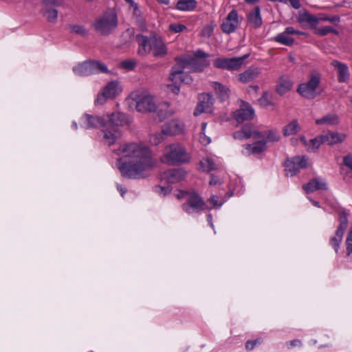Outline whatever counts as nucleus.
Returning a JSON list of instances; mask_svg holds the SVG:
<instances>
[{
	"mask_svg": "<svg viewBox=\"0 0 352 352\" xmlns=\"http://www.w3.org/2000/svg\"><path fill=\"white\" fill-rule=\"evenodd\" d=\"M120 156L116 166L122 175L129 179H140L144 172L153 168L156 164L151 148L142 142H129L121 144L115 151Z\"/></svg>",
	"mask_w": 352,
	"mask_h": 352,
	"instance_id": "obj_1",
	"label": "nucleus"
},
{
	"mask_svg": "<svg viewBox=\"0 0 352 352\" xmlns=\"http://www.w3.org/2000/svg\"><path fill=\"white\" fill-rule=\"evenodd\" d=\"M135 40L138 44V53L140 56H145L151 53L154 57L162 58L168 54L166 44L161 36L154 34L148 37L138 34Z\"/></svg>",
	"mask_w": 352,
	"mask_h": 352,
	"instance_id": "obj_2",
	"label": "nucleus"
},
{
	"mask_svg": "<svg viewBox=\"0 0 352 352\" xmlns=\"http://www.w3.org/2000/svg\"><path fill=\"white\" fill-rule=\"evenodd\" d=\"M108 122L104 124L102 130L103 133L102 141L104 144L111 146L122 136L120 126L126 124V115L120 112L113 113L107 116Z\"/></svg>",
	"mask_w": 352,
	"mask_h": 352,
	"instance_id": "obj_3",
	"label": "nucleus"
},
{
	"mask_svg": "<svg viewBox=\"0 0 352 352\" xmlns=\"http://www.w3.org/2000/svg\"><path fill=\"white\" fill-rule=\"evenodd\" d=\"M191 160L190 154L184 145L174 142L167 145L160 157L161 162L170 166L182 165L189 163Z\"/></svg>",
	"mask_w": 352,
	"mask_h": 352,
	"instance_id": "obj_4",
	"label": "nucleus"
},
{
	"mask_svg": "<svg viewBox=\"0 0 352 352\" xmlns=\"http://www.w3.org/2000/svg\"><path fill=\"white\" fill-rule=\"evenodd\" d=\"M130 98L134 102L135 109L139 112H153L157 109L155 100L148 91H133L131 94Z\"/></svg>",
	"mask_w": 352,
	"mask_h": 352,
	"instance_id": "obj_5",
	"label": "nucleus"
},
{
	"mask_svg": "<svg viewBox=\"0 0 352 352\" xmlns=\"http://www.w3.org/2000/svg\"><path fill=\"white\" fill-rule=\"evenodd\" d=\"M95 29L102 34H109L118 26V17L116 12L109 10L99 16L95 21Z\"/></svg>",
	"mask_w": 352,
	"mask_h": 352,
	"instance_id": "obj_6",
	"label": "nucleus"
},
{
	"mask_svg": "<svg viewBox=\"0 0 352 352\" xmlns=\"http://www.w3.org/2000/svg\"><path fill=\"white\" fill-rule=\"evenodd\" d=\"M74 73L79 76H86L98 73H108L107 67L99 61H85L73 67Z\"/></svg>",
	"mask_w": 352,
	"mask_h": 352,
	"instance_id": "obj_7",
	"label": "nucleus"
},
{
	"mask_svg": "<svg viewBox=\"0 0 352 352\" xmlns=\"http://www.w3.org/2000/svg\"><path fill=\"white\" fill-rule=\"evenodd\" d=\"M182 208L188 214L199 213L210 209L202 197L195 192H191L188 195Z\"/></svg>",
	"mask_w": 352,
	"mask_h": 352,
	"instance_id": "obj_8",
	"label": "nucleus"
},
{
	"mask_svg": "<svg viewBox=\"0 0 352 352\" xmlns=\"http://www.w3.org/2000/svg\"><path fill=\"white\" fill-rule=\"evenodd\" d=\"M249 56L245 54L241 57L217 58L214 60L213 65L216 68L228 69L230 71L238 70L241 67L244 60Z\"/></svg>",
	"mask_w": 352,
	"mask_h": 352,
	"instance_id": "obj_9",
	"label": "nucleus"
},
{
	"mask_svg": "<svg viewBox=\"0 0 352 352\" xmlns=\"http://www.w3.org/2000/svg\"><path fill=\"white\" fill-rule=\"evenodd\" d=\"M319 83L320 77L317 75H311L307 82L298 86L297 91L304 98H314L316 96V89Z\"/></svg>",
	"mask_w": 352,
	"mask_h": 352,
	"instance_id": "obj_10",
	"label": "nucleus"
},
{
	"mask_svg": "<svg viewBox=\"0 0 352 352\" xmlns=\"http://www.w3.org/2000/svg\"><path fill=\"white\" fill-rule=\"evenodd\" d=\"M122 87L117 81H111L103 89L102 92L98 94L95 102L102 104L107 99H113L122 91Z\"/></svg>",
	"mask_w": 352,
	"mask_h": 352,
	"instance_id": "obj_11",
	"label": "nucleus"
},
{
	"mask_svg": "<svg viewBox=\"0 0 352 352\" xmlns=\"http://www.w3.org/2000/svg\"><path fill=\"white\" fill-rule=\"evenodd\" d=\"M175 61L191 72H201L208 65L206 59L193 57L176 58Z\"/></svg>",
	"mask_w": 352,
	"mask_h": 352,
	"instance_id": "obj_12",
	"label": "nucleus"
},
{
	"mask_svg": "<svg viewBox=\"0 0 352 352\" xmlns=\"http://www.w3.org/2000/svg\"><path fill=\"white\" fill-rule=\"evenodd\" d=\"M307 166V160L305 157L296 156L285 162V168L287 176H294L300 168H306Z\"/></svg>",
	"mask_w": 352,
	"mask_h": 352,
	"instance_id": "obj_13",
	"label": "nucleus"
},
{
	"mask_svg": "<svg viewBox=\"0 0 352 352\" xmlns=\"http://www.w3.org/2000/svg\"><path fill=\"white\" fill-rule=\"evenodd\" d=\"M185 69L186 67L176 62V64L171 68L170 80L175 83L181 82L184 84H190L192 82V78L184 72Z\"/></svg>",
	"mask_w": 352,
	"mask_h": 352,
	"instance_id": "obj_14",
	"label": "nucleus"
},
{
	"mask_svg": "<svg viewBox=\"0 0 352 352\" xmlns=\"http://www.w3.org/2000/svg\"><path fill=\"white\" fill-rule=\"evenodd\" d=\"M293 34L302 35L304 33L290 26L286 28L283 32L278 34L271 40L286 46H292L294 43V38L292 37Z\"/></svg>",
	"mask_w": 352,
	"mask_h": 352,
	"instance_id": "obj_15",
	"label": "nucleus"
},
{
	"mask_svg": "<svg viewBox=\"0 0 352 352\" xmlns=\"http://www.w3.org/2000/svg\"><path fill=\"white\" fill-rule=\"evenodd\" d=\"M239 25V15L236 10H231L223 21L221 29L225 34L234 32Z\"/></svg>",
	"mask_w": 352,
	"mask_h": 352,
	"instance_id": "obj_16",
	"label": "nucleus"
},
{
	"mask_svg": "<svg viewBox=\"0 0 352 352\" xmlns=\"http://www.w3.org/2000/svg\"><path fill=\"white\" fill-rule=\"evenodd\" d=\"M254 116V110L253 107L248 102H241L240 108L233 113V117L238 123H242L246 120L253 119Z\"/></svg>",
	"mask_w": 352,
	"mask_h": 352,
	"instance_id": "obj_17",
	"label": "nucleus"
},
{
	"mask_svg": "<svg viewBox=\"0 0 352 352\" xmlns=\"http://www.w3.org/2000/svg\"><path fill=\"white\" fill-rule=\"evenodd\" d=\"M213 98L210 94H201L199 96V102L194 111V115L197 116L201 113H211L213 105Z\"/></svg>",
	"mask_w": 352,
	"mask_h": 352,
	"instance_id": "obj_18",
	"label": "nucleus"
},
{
	"mask_svg": "<svg viewBox=\"0 0 352 352\" xmlns=\"http://www.w3.org/2000/svg\"><path fill=\"white\" fill-rule=\"evenodd\" d=\"M184 124L178 119L170 120L162 126V131L166 136L177 135L182 133Z\"/></svg>",
	"mask_w": 352,
	"mask_h": 352,
	"instance_id": "obj_19",
	"label": "nucleus"
},
{
	"mask_svg": "<svg viewBox=\"0 0 352 352\" xmlns=\"http://www.w3.org/2000/svg\"><path fill=\"white\" fill-rule=\"evenodd\" d=\"M261 133H259V131L252 126L244 125L241 129L234 133L233 137L236 140H243L250 138L258 139V138L262 136Z\"/></svg>",
	"mask_w": 352,
	"mask_h": 352,
	"instance_id": "obj_20",
	"label": "nucleus"
},
{
	"mask_svg": "<svg viewBox=\"0 0 352 352\" xmlns=\"http://www.w3.org/2000/svg\"><path fill=\"white\" fill-rule=\"evenodd\" d=\"M105 123L104 117L86 113L81 118L80 124L85 129H94L104 126Z\"/></svg>",
	"mask_w": 352,
	"mask_h": 352,
	"instance_id": "obj_21",
	"label": "nucleus"
},
{
	"mask_svg": "<svg viewBox=\"0 0 352 352\" xmlns=\"http://www.w3.org/2000/svg\"><path fill=\"white\" fill-rule=\"evenodd\" d=\"M186 177V172L182 168H172L164 171L162 179L169 184H175L181 182Z\"/></svg>",
	"mask_w": 352,
	"mask_h": 352,
	"instance_id": "obj_22",
	"label": "nucleus"
},
{
	"mask_svg": "<svg viewBox=\"0 0 352 352\" xmlns=\"http://www.w3.org/2000/svg\"><path fill=\"white\" fill-rule=\"evenodd\" d=\"M331 65L337 69L338 81L340 82H347L350 77L347 65L338 60H333Z\"/></svg>",
	"mask_w": 352,
	"mask_h": 352,
	"instance_id": "obj_23",
	"label": "nucleus"
},
{
	"mask_svg": "<svg viewBox=\"0 0 352 352\" xmlns=\"http://www.w3.org/2000/svg\"><path fill=\"white\" fill-rule=\"evenodd\" d=\"M256 140L253 144H246L243 153L247 155L259 154L266 149L265 142L261 139H254Z\"/></svg>",
	"mask_w": 352,
	"mask_h": 352,
	"instance_id": "obj_24",
	"label": "nucleus"
},
{
	"mask_svg": "<svg viewBox=\"0 0 352 352\" xmlns=\"http://www.w3.org/2000/svg\"><path fill=\"white\" fill-rule=\"evenodd\" d=\"M303 190L307 192H313L317 190L327 189V184L320 178H314L302 186Z\"/></svg>",
	"mask_w": 352,
	"mask_h": 352,
	"instance_id": "obj_25",
	"label": "nucleus"
},
{
	"mask_svg": "<svg viewBox=\"0 0 352 352\" xmlns=\"http://www.w3.org/2000/svg\"><path fill=\"white\" fill-rule=\"evenodd\" d=\"M322 138L325 144L333 145L343 142L346 138V135L344 133L337 132H328L322 135Z\"/></svg>",
	"mask_w": 352,
	"mask_h": 352,
	"instance_id": "obj_26",
	"label": "nucleus"
},
{
	"mask_svg": "<svg viewBox=\"0 0 352 352\" xmlns=\"http://www.w3.org/2000/svg\"><path fill=\"white\" fill-rule=\"evenodd\" d=\"M261 69L258 68H249L239 75V80L243 83H248L258 76Z\"/></svg>",
	"mask_w": 352,
	"mask_h": 352,
	"instance_id": "obj_27",
	"label": "nucleus"
},
{
	"mask_svg": "<svg viewBox=\"0 0 352 352\" xmlns=\"http://www.w3.org/2000/svg\"><path fill=\"white\" fill-rule=\"evenodd\" d=\"M248 21L254 28H258L261 26L263 21L261 16L260 8L258 6H256L248 14Z\"/></svg>",
	"mask_w": 352,
	"mask_h": 352,
	"instance_id": "obj_28",
	"label": "nucleus"
},
{
	"mask_svg": "<svg viewBox=\"0 0 352 352\" xmlns=\"http://www.w3.org/2000/svg\"><path fill=\"white\" fill-rule=\"evenodd\" d=\"M293 87L292 80L286 77L279 78L276 85V91L280 95H284Z\"/></svg>",
	"mask_w": 352,
	"mask_h": 352,
	"instance_id": "obj_29",
	"label": "nucleus"
},
{
	"mask_svg": "<svg viewBox=\"0 0 352 352\" xmlns=\"http://www.w3.org/2000/svg\"><path fill=\"white\" fill-rule=\"evenodd\" d=\"M301 130V127L297 120L294 119L287 124L283 129V134L284 136H290L296 135Z\"/></svg>",
	"mask_w": 352,
	"mask_h": 352,
	"instance_id": "obj_30",
	"label": "nucleus"
},
{
	"mask_svg": "<svg viewBox=\"0 0 352 352\" xmlns=\"http://www.w3.org/2000/svg\"><path fill=\"white\" fill-rule=\"evenodd\" d=\"M259 133H261L263 135L258 138V139H261L263 141H265V144L269 142H277L280 139V135L276 129L259 131Z\"/></svg>",
	"mask_w": 352,
	"mask_h": 352,
	"instance_id": "obj_31",
	"label": "nucleus"
},
{
	"mask_svg": "<svg viewBox=\"0 0 352 352\" xmlns=\"http://www.w3.org/2000/svg\"><path fill=\"white\" fill-rule=\"evenodd\" d=\"M211 86L215 90L216 94L221 100H225L229 98L230 91L226 86L218 82H212Z\"/></svg>",
	"mask_w": 352,
	"mask_h": 352,
	"instance_id": "obj_32",
	"label": "nucleus"
},
{
	"mask_svg": "<svg viewBox=\"0 0 352 352\" xmlns=\"http://www.w3.org/2000/svg\"><path fill=\"white\" fill-rule=\"evenodd\" d=\"M197 6L195 0H179L176 4V8L182 11H191Z\"/></svg>",
	"mask_w": 352,
	"mask_h": 352,
	"instance_id": "obj_33",
	"label": "nucleus"
},
{
	"mask_svg": "<svg viewBox=\"0 0 352 352\" xmlns=\"http://www.w3.org/2000/svg\"><path fill=\"white\" fill-rule=\"evenodd\" d=\"M339 119L336 114H328L322 118L317 119L316 124L318 125H333L338 123Z\"/></svg>",
	"mask_w": 352,
	"mask_h": 352,
	"instance_id": "obj_34",
	"label": "nucleus"
},
{
	"mask_svg": "<svg viewBox=\"0 0 352 352\" xmlns=\"http://www.w3.org/2000/svg\"><path fill=\"white\" fill-rule=\"evenodd\" d=\"M58 10L55 8H44L42 10V14L46 20L52 23H55L58 19Z\"/></svg>",
	"mask_w": 352,
	"mask_h": 352,
	"instance_id": "obj_35",
	"label": "nucleus"
},
{
	"mask_svg": "<svg viewBox=\"0 0 352 352\" xmlns=\"http://www.w3.org/2000/svg\"><path fill=\"white\" fill-rule=\"evenodd\" d=\"M199 165L202 170L206 172L216 170L217 168V166L213 160L209 157H206L201 160Z\"/></svg>",
	"mask_w": 352,
	"mask_h": 352,
	"instance_id": "obj_36",
	"label": "nucleus"
},
{
	"mask_svg": "<svg viewBox=\"0 0 352 352\" xmlns=\"http://www.w3.org/2000/svg\"><path fill=\"white\" fill-rule=\"evenodd\" d=\"M299 22H307L310 24L318 23V16L312 15L307 12L300 13L298 16Z\"/></svg>",
	"mask_w": 352,
	"mask_h": 352,
	"instance_id": "obj_37",
	"label": "nucleus"
},
{
	"mask_svg": "<svg viewBox=\"0 0 352 352\" xmlns=\"http://www.w3.org/2000/svg\"><path fill=\"white\" fill-rule=\"evenodd\" d=\"M344 232L336 230V236L330 239V244L334 248L336 252H338L340 244L342 240L343 234Z\"/></svg>",
	"mask_w": 352,
	"mask_h": 352,
	"instance_id": "obj_38",
	"label": "nucleus"
},
{
	"mask_svg": "<svg viewBox=\"0 0 352 352\" xmlns=\"http://www.w3.org/2000/svg\"><path fill=\"white\" fill-rule=\"evenodd\" d=\"M338 215L340 225L337 230L344 232L348 226L347 215L344 210L339 211Z\"/></svg>",
	"mask_w": 352,
	"mask_h": 352,
	"instance_id": "obj_39",
	"label": "nucleus"
},
{
	"mask_svg": "<svg viewBox=\"0 0 352 352\" xmlns=\"http://www.w3.org/2000/svg\"><path fill=\"white\" fill-rule=\"evenodd\" d=\"M164 136L166 135L162 131L151 134L149 137V142L153 145H157L164 140Z\"/></svg>",
	"mask_w": 352,
	"mask_h": 352,
	"instance_id": "obj_40",
	"label": "nucleus"
},
{
	"mask_svg": "<svg viewBox=\"0 0 352 352\" xmlns=\"http://www.w3.org/2000/svg\"><path fill=\"white\" fill-rule=\"evenodd\" d=\"M70 31L73 33L85 36L87 34V30L82 25H72L69 26Z\"/></svg>",
	"mask_w": 352,
	"mask_h": 352,
	"instance_id": "obj_41",
	"label": "nucleus"
},
{
	"mask_svg": "<svg viewBox=\"0 0 352 352\" xmlns=\"http://www.w3.org/2000/svg\"><path fill=\"white\" fill-rule=\"evenodd\" d=\"M258 103L263 107H267L273 104L270 96L267 92L263 94L262 96L258 99Z\"/></svg>",
	"mask_w": 352,
	"mask_h": 352,
	"instance_id": "obj_42",
	"label": "nucleus"
},
{
	"mask_svg": "<svg viewBox=\"0 0 352 352\" xmlns=\"http://www.w3.org/2000/svg\"><path fill=\"white\" fill-rule=\"evenodd\" d=\"M343 162L346 168V174L352 177V155L345 156L343 159Z\"/></svg>",
	"mask_w": 352,
	"mask_h": 352,
	"instance_id": "obj_43",
	"label": "nucleus"
},
{
	"mask_svg": "<svg viewBox=\"0 0 352 352\" xmlns=\"http://www.w3.org/2000/svg\"><path fill=\"white\" fill-rule=\"evenodd\" d=\"M44 8H51L50 7L63 6L64 4L63 0H43Z\"/></svg>",
	"mask_w": 352,
	"mask_h": 352,
	"instance_id": "obj_44",
	"label": "nucleus"
},
{
	"mask_svg": "<svg viewBox=\"0 0 352 352\" xmlns=\"http://www.w3.org/2000/svg\"><path fill=\"white\" fill-rule=\"evenodd\" d=\"M186 29V26L181 23H171L168 27L169 31L172 33H179Z\"/></svg>",
	"mask_w": 352,
	"mask_h": 352,
	"instance_id": "obj_45",
	"label": "nucleus"
},
{
	"mask_svg": "<svg viewBox=\"0 0 352 352\" xmlns=\"http://www.w3.org/2000/svg\"><path fill=\"white\" fill-rule=\"evenodd\" d=\"M136 65V61L134 60H126L120 63V66L122 68L130 71L135 68Z\"/></svg>",
	"mask_w": 352,
	"mask_h": 352,
	"instance_id": "obj_46",
	"label": "nucleus"
},
{
	"mask_svg": "<svg viewBox=\"0 0 352 352\" xmlns=\"http://www.w3.org/2000/svg\"><path fill=\"white\" fill-rule=\"evenodd\" d=\"M262 342V339L258 338L254 340H248L245 343V349L247 351H252L254 348Z\"/></svg>",
	"mask_w": 352,
	"mask_h": 352,
	"instance_id": "obj_47",
	"label": "nucleus"
},
{
	"mask_svg": "<svg viewBox=\"0 0 352 352\" xmlns=\"http://www.w3.org/2000/svg\"><path fill=\"white\" fill-rule=\"evenodd\" d=\"M330 32H334V33L336 34L337 31L334 30L330 26H326V27H324V28H320L317 29V30H316V33L318 35H320V36H325V35H327V34H329Z\"/></svg>",
	"mask_w": 352,
	"mask_h": 352,
	"instance_id": "obj_48",
	"label": "nucleus"
},
{
	"mask_svg": "<svg viewBox=\"0 0 352 352\" xmlns=\"http://www.w3.org/2000/svg\"><path fill=\"white\" fill-rule=\"evenodd\" d=\"M313 149H317L322 144H325L322 135L310 140Z\"/></svg>",
	"mask_w": 352,
	"mask_h": 352,
	"instance_id": "obj_49",
	"label": "nucleus"
},
{
	"mask_svg": "<svg viewBox=\"0 0 352 352\" xmlns=\"http://www.w3.org/2000/svg\"><path fill=\"white\" fill-rule=\"evenodd\" d=\"M213 30L212 25H207L202 29L201 34L204 37H210L213 32Z\"/></svg>",
	"mask_w": 352,
	"mask_h": 352,
	"instance_id": "obj_50",
	"label": "nucleus"
},
{
	"mask_svg": "<svg viewBox=\"0 0 352 352\" xmlns=\"http://www.w3.org/2000/svg\"><path fill=\"white\" fill-rule=\"evenodd\" d=\"M318 23L320 21H330L332 23H336L340 21V18L336 16L329 17V16H324L321 15V16H318Z\"/></svg>",
	"mask_w": 352,
	"mask_h": 352,
	"instance_id": "obj_51",
	"label": "nucleus"
},
{
	"mask_svg": "<svg viewBox=\"0 0 352 352\" xmlns=\"http://www.w3.org/2000/svg\"><path fill=\"white\" fill-rule=\"evenodd\" d=\"M346 254L347 256H349L352 253V234H349L346 240Z\"/></svg>",
	"mask_w": 352,
	"mask_h": 352,
	"instance_id": "obj_52",
	"label": "nucleus"
},
{
	"mask_svg": "<svg viewBox=\"0 0 352 352\" xmlns=\"http://www.w3.org/2000/svg\"><path fill=\"white\" fill-rule=\"evenodd\" d=\"M286 345L289 349L294 348L296 346H301L302 342L298 339H295V340H293L286 342Z\"/></svg>",
	"mask_w": 352,
	"mask_h": 352,
	"instance_id": "obj_53",
	"label": "nucleus"
},
{
	"mask_svg": "<svg viewBox=\"0 0 352 352\" xmlns=\"http://www.w3.org/2000/svg\"><path fill=\"white\" fill-rule=\"evenodd\" d=\"M208 201L212 204L213 207H221L222 205V204H219L218 197L215 195H212L208 199Z\"/></svg>",
	"mask_w": 352,
	"mask_h": 352,
	"instance_id": "obj_54",
	"label": "nucleus"
},
{
	"mask_svg": "<svg viewBox=\"0 0 352 352\" xmlns=\"http://www.w3.org/2000/svg\"><path fill=\"white\" fill-rule=\"evenodd\" d=\"M199 141L201 144L206 145L210 143L211 140L209 137H207L204 133H202L199 136Z\"/></svg>",
	"mask_w": 352,
	"mask_h": 352,
	"instance_id": "obj_55",
	"label": "nucleus"
},
{
	"mask_svg": "<svg viewBox=\"0 0 352 352\" xmlns=\"http://www.w3.org/2000/svg\"><path fill=\"white\" fill-rule=\"evenodd\" d=\"M209 183L210 185L217 186L221 184V182L219 178L215 177L214 175H211Z\"/></svg>",
	"mask_w": 352,
	"mask_h": 352,
	"instance_id": "obj_56",
	"label": "nucleus"
},
{
	"mask_svg": "<svg viewBox=\"0 0 352 352\" xmlns=\"http://www.w3.org/2000/svg\"><path fill=\"white\" fill-rule=\"evenodd\" d=\"M191 192H187V191H179L176 197L178 199H187V197H188V195L190 194Z\"/></svg>",
	"mask_w": 352,
	"mask_h": 352,
	"instance_id": "obj_57",
	"label": "nucleus"
},
{
	"mask_svg": "<svg viewBox=\"0 0 352 352\" xmlns=\"http://www.w3.org/2000/svg\"><path fill=\"white\" fill-rule=\"evenodd\" d=\"M208 57V54H206L203 51H197L195 54V56L193 58H197L199 59H206V58Z\"/></svg>",
	"mask_w": 352,
	"mask_h": 352,
	"instance_id": "obj_58",
	"label": "nucleus"
},
{
	"mask_svg": "<svg viewBox=\"0 0 352 352\" xmlns=\"http://www.w3.org/2000/svg\"><path fill=\"white\" fill-rule=\"evenodd\" d=\"M291 6L295 8V9H298L300 8V0H287Z\"/></svg>",
	"mask_w": 352,
	"mask_h": 352,
	"instance_id": "obj_59",
	"label": "nucleus"
},
{
	"mask_svg": "<svg viewBox=\"0 0 352 352\" xmlns=\"http://www.w3.org/2000/svg\"><path fill=\"white\" fill-rule=\"evenodd\" d=\"M171 91L175 94H178L179 93V91H180V89L179 87L177 86H173V85H170L169 86Z\"/></svg>",
	"mask_w": 352,
	"mask_h": 352,
	"instance_id": "obj_60",
	"label": "nucleus"
},
{
	"mask_svg": "<svg viewBox=\"0 0 352 352\" xmlns=\"http://www.w3.org/2000/svg\"><path fill=\"white\" fill-rule=\"evenodd\" d=\"M117 189L120 192L122 197H123L124 193L126 192V190L123 188V186L120 185V184H118L117 185Z\"/></svg>",
	"mask_w": 352,
	"mask_h": 352,
	"instance_id": "obj_61",
	"label": "nucleus"
},
{
	"mask_svg": "<svg viewBox=\"0 0 352 352\" xmlns=\"http://www.w3.org/2000/svg\"><path fill=\"white\" fill-rule=\"evenodd\" d=\"M160 193L163 194L164 195H165L167 193V192L168 190H170V188L168 187V188L160 187Z\"/></svg>",
	"mask_w": 352,
	"mask_h": 352,
	"instance_id": "obj_62",
	"label": "nucleus"
},
{
	"mask_svg": "<svg viewBox=\"0 0 352 352\" xmlns=\"http://www.w3.org/2000/svg\"><path fill=\"white\" fill-rule=\"evenodd\" d=\"M126 2L130 3L131 6H134V9L136 10L138 8L137 4H135L132 0H125Z\"/></svg>",
	"mask_w": 352,
	"mask_h": 352,
	"instance_id": "obj_63",
	"label": "nucleus"
},
{
	"mask_svg": "<svg viewBox=\"0 0 352 352\" xmlns=\"http://www.w3.org/2000/svg\"><path fill=\"white\" fill-rule=\"evenodd\" d=\"M157 1H158V3L164 4V5H168L169 3V0H157Z\"/></svg>",
	"mask_w": 352,
	"mask_h": 352,
	"instance_id": "obj_64",
	"label": "nucleus"
}]
</instances>
